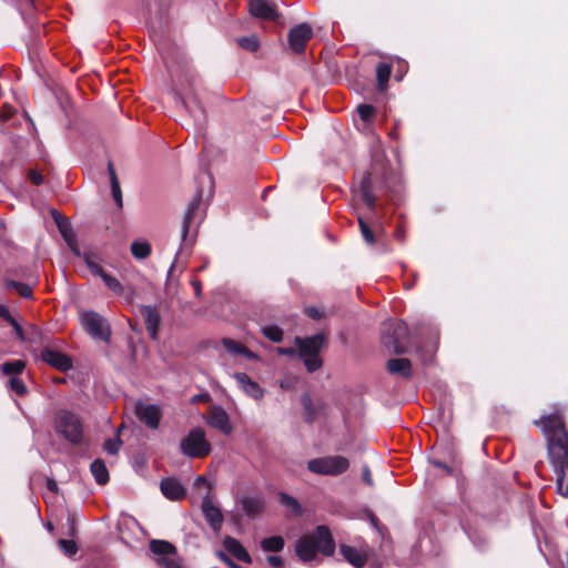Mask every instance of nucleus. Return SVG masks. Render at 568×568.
<instances>
[{
	"mask_svg": "<svg viewBox=\"0 0 568 568\" xmlns=\"http://www.w3.org/2000/svg\"><path fill=\"white\" fill-rule=\"evenodd\" d=\"M547 439L548 456L556 468L557 491L568 497V434L557 415H547L536 420Z\"/></svg>",
	"mask_w": 568,
	"mask_h": 568,
	"instance_id": "nucleus-1",
	"label": "nucleus"
},
{
	"mask_svg": "<svg viewBox=\"0 0 568 568\" xmlns=\"http://www.w3.org/2000/svg\"><path fill=\"white\" fill-rule=\"evenodd\" d=\"M54 428L68 442L80 444L83 438V425L79 416L70 410H58L54 417Z\"/></svg>",
	"mask_w": 568,
	"mask_h": 568,
	"instance_id": "nucleus-2",
	"label": "nucleus"
},
{
	"mask_svg": "<svg viewBox=\"0 0 568 568\" xmlns=\"http://www.w3.org/2000/svg\"><path fill=\"white\" fill-rule=\"evenodd\" d=\"M324 337L322 334H316L306 338H295V344L298 349V355L303 358L304 365L310 373L317 371L322 366V361L318 353L323 346Z\"/></svg>",
	"mask_w": 568,
	"mask_h": 568,
	"instance_id": "nucleus-3",
	"label": "nucleus"
},
{
	"mask_svg": "<svg viewBox=\"0 0 568 568\" xmlns=\"http://www.w3.org/2000/svg\"><path fill=\"white\" fill-rule=\"evenodd\" d=\"M408 327L402 321H392L385 324L382 342L386 348L395 354H404L407 349L406 339Z\"/></svg>",
	"mask_w": 568,
	"mask_h": 568,
	"instance_id": "nucleus-4",
	"label": "nucleus"
},
{
	"mask_svg": "<svg viewBox=\"0 0 568 568\" xmlns=\"http://www.w3.org/2000/svg\"><path fill=\"white\" fill-rule=\"evenodd\" d=\"M348 467V459L339 455L314 458L307 463V469L311 473L323 476H338L345 473Z\"/></svg>",
	"mask_w": 568,
	"mask_h": 568,
	"instance_id": "nucleus-5",
	"label": "nucleus"
},
{
	"mask_svg": "<svg viewBox=\"0 0 568 568\" xmlns=\"http://www.w3.org/2000/svg\"><path fill=\"white\" fill-rule=\"evenodd\" d=\"M181 452L190 458H203L211 452V444L202 428H194L181 440Z\"/></svg>",
	"mask_w": 568,
	"mask_h": 568,
	"instance_id": "nucleus-6",
	"label": "nucleus"
},
{
	"mask_svg": "<svg viewBox=\"0 0 568 568\" xmlns=\"http://www.w3.org/2000/svg\"><path fill=\"white\" fill-rule=\"evenodd\" d=\"M202 193H197L191 201L184 214L181 230L182 242H189V234L195 233L204 217V211L201 209Z\"/></svg>",
	"mask_w": 568,
	"mask_h": 568,
	"instance_id": "nucleus-7",
	"label": "nucleus"
},
{
	"mask_svg": "<svg viewBox=\"0 0 568 568\" xmlns=\"http://www.w3.org/2000/svg\"><path fill=\"white\" fill-rule=\"evenodd\" d=\"M81 323L93 338L109 342L111 335L110 326L100 314L93 311L83 312L81 314Z\"/></svg>",
	"mask_w": 568,
	"mask_h": 568,
	"instance_id": "nucleus-8",
	"label": "nucleus"
},
{
	"mask_svg": "<svg viewBox=\"0 0 568 568\" xmlns=\"http://www.w3.org/2000/svg\"><path fill=\"white\" fill-rule=\"evenodd\" d=\"M151 551L158 556L156 561L163 568H183L176 556L175 547L169 541L152 540Z\"/></svg>",
	"mask_w": 568,
	"mask_h": 568,
	"instance_id": "nucleus-9",
	"label": "nucleus"
},
{
	"mask_svg": "<svg viewBox=\"0 0 568 568\" xmlns=\"http://www.w3.org/2000/svg\"><path fill=\"white\" fill-rule=\"evenodd\" d=\"M248 11L253 17L262 20L277 21L281 18L277 4L271 0H251Z\"/></svg>",
	"mask_w": 568,
	"mask_h": 568,
	"instance_id": "nucleus-10",
	"label": "nucleus"
},
{
	"mask_svg": "<svg viewBox=\"0 0 568 568\" xmlns=\"http://www.w3.org/2000/svg\"><path fill=\"white\" fill-rule=\"evenodd\" d=\"M134 413L149 428L156 429L159 427L162 412L158 405L138 402L134 405Z\"/></svg>",
	"mask_w": 568,
	"mask_h": 568,
	"instance_id": "nucleus-11",
	"label": "nucleus"
},
{
	"mask_svg": "<svg viewBox=\"0 0 568 568\" xmlns=\"http://www.w3.org/2000/svg\"><path fill=\"white\" fill-rule=\"evenodd\" d=\"M313 37V29L308 23H301L292 28L288 32L290 48L295 53H302L305 50L306 43Z\"/></svg>",
	"mask_w": 568,
	"mask_h": 568,
	"instance_id": "nucleus-12",
	"label": "nucleus"
},
{
	"mask_svg": "<svg viewBox=\"0 0 568 568\" xmlns=\"http://www.w3.org/2000/svg\"><path fill=\"white\" fill-rule=\"evenodd\" d=\"M204 419L209 426L219 429L224 435H229L232 432L230 417L221 406H212L204 415Z\"/></svg>",
	"mask_w": 568,
	"mask_h": 568,
	"instance_id": "nucleus-13",
	"label": "nucleus"
},
{
	"mask_svg": "<svg viewBox=\"0 0 568 568\" xmlns=\"http://www.w3.org/2000/svg\"><path fill=\"white\" fill-rule=\"evenodd\" d=\"M201 508L210 527L215 532H219L224 520L221 509L214 504L210 496L203 498Z\"/></svg>",
	"mask_w": 568,
	"mask_h": 568,
	"instance_id": "nucleus-14",
	"label": "nucleus"
},
{
	"mask_svg": "<svg viewBox=\"0 0 568 568\" xmlns=\"http://www.w3.org/2000/svg\"><path fill=\"white\" fill-rule=\"evenodd\" d=\"M41 358L47 364L61 372H67L72 367V361L69 356L49 347L41 351Z\"/></svg>",
	"mask_w": 568,
	"mask_h": 568,
	"instance_id": "nucleus-15",
	"label": "nucleus"
},
{
	"mask_svg": "<svg viewBox=\"0 0 568 568\" xmlns=\"http://www.w3.org/2000/svg\"><path fill=\"white\" fill-rule=\"evenodd\" d=\"M313 536L320 552L325 556H332L334 554L335 542L326 526H318L313 532Z\"/></svg>",
	"mask_w": 568,
	"mask_h": 568,
	"instance_id": "nucleus-16",
	"label": "nucleus"
},
{
	"mask_svg": "<svg viewBox=\"0 0 568 568\" xmlns=\"http://www.w3.org/2000/svg\"><path fill=\"white\" fill-rule=\"evenodd\" d=\"M233 378L237 386L250 397L261 399L264 396L263 388L245 373H235Z\"/></svg>",
	"mask_w": 568,
	"mask_h": 568,
	"instance_id": "nucleus-17",
	"label": "nucleus"
},
{
	"mask_svg": "<svg viewBox=\"0 0 568 568\" xmlns=\"http://www.w3.org/2000/svg\"><path fill=\"white\" fill-rule=\"evenodd\" d=\"M339 552L344 557V559L355 568H362L363 566H365L368 559V554L366 549H357L345 544H342L339 546Z\"/></svg>",
	"mask_w": 568,
	"mask_h": 568,
	"instance_id": "nucleus-18",
	"label": "nucleus"
},
{
	"mask_svg": "<svg viewBox=\"0 0 568 568\" xmlns=\"http://www.w3.org/2000/svg\"><path fill=\"white\" fill-rule=\"evenodd\" d=\"M317 551L313 534L301 538L296 544V554L302 561H312L316 558Z\"/></svg>",
	"mask_w": 568,
	"mask_h": 568,
	"instance_id": "nucleus-19",
	"label": "nucleus"
},
{
	"mask_svg": "<svg viewBox=\"0 0 568 568\" xmlns=\"http://www.w3.org/2000/svg\"><path fill=\"white\" fill-rule=\"evenodd\" d=\"M160 488L162 494L170 500H180L186 494L184 486L175 478L163 479Z\"/></svg>",
	"mask_w": 568,
	"mask_h": 568,
	"instance_id": "nucleus-20",
	"label": "nucleus"
},
{
	"mask_svg": "<svg viewBox=\"0 0 568 568\" xmlns=\"http://www.w3.org/2000/svg\"><path fill=\"white\" fill-rule=\"evenodd\" d=\"M225 550L237 560L250 564L252 558L243 545L235 538L226 536L223 540Z\"/></svg>",
	"mask_w": 568,
	"mask_h": 568,
	"instance_id": "nucleus-21",
	"label": "nucleus"
},
{
	"mask_svg": "<svg viewBox=\"0 0 568 568\" xmlns=\"http://www.w3.org/2000/svg\"><path fill=\"white\" fill-rule=\"evenodd\" d=\"M182 103L186 111L194 119L196 124H202L205 120L204 109L197 103L195 99H191L186 92H179Z\"/></svg>",
	"mask_w": 568,
	"mask_h": 568,
	"instance_id": "nucleus-22",
	"label": "nucleus"
},
{
	"mask_svg": "<svg viewBox=\"0 0 568 568\" xmlns=\"http://www.w3.org/2000/svg\"><path fill=\"white\" fill-rule=\"evenodd\" d=\"M55 223L68 246L77 253V236L71 223L60 215H55Z\"/></svg>",
	"mask_w": 568,
	"mask_h": 568,
	"instance_id": "nucleus-23",
	"label": "nucleus"
},
{
	"mask_svg": "<svg viewBox=\"0 0 568 568\" xmlns=\"http://www.w3.org/2000/svg\"><path fill=\"white\" fill-rule=\"evenodd\" d=\"M142 316L145 322L146 331L150 336L154 339L158 335V329L160 325V316L155 307L153 306H144L141 311Z\"/></svg>",
	"mask_w": 568,
	"mask_h": 568,
	"instance_id": "nucleus-24",
	"label": "nucleus"
},
{
	"mask_svg": "<svg viewBox=\"0 0 568 568\" xmlns=\"http://www.w3.org/2000/svg\"><path fill=\"white\" fill-rule=\"evenodd\" d=\"M222 344L225 347V349L233 355H242L248 359H257V355L251 352L247 347H245L243 344L231 339V338H223Z\"/></svg>",
	"mask_w": 568,
	"mask_h": 568,
	"instance_id": "nucleus-25",
	"label": "nucleus"
},
{
	"mask_svg": "<svg viewBox=\"0 0 568 568\" xmlns=\"http://www.w3.org/2000/svg\"><path fill=\"white\" fill-rule=\"evenodd\" d=\"M387 369L390 374H398L403 377L412 375V365L407 358H392L387 362Z\"/></svg>",
	"mask_w": 568,
	"mask_h": 568,
	"instance_id": "nucleus-26",
	"label": "nucleus"
},
{
	"mask_svg": "<svg viewBox=\"0 0 568 568\" xmlns=\"http://www.w3.org/2000/svg\"><path fill=\"white\" fill-rule=\"evenodd\" d=\"M239 504L243 511L248 516H255L263 509V500L257 496L242 497L239 500Z\"/></svg>",
	"mask_w": 568,
	"mask_h": 568,
	"instance_id": "nucleus-27",
	"label": "nucleus"
},
{
	"mask_svg": "<svg viewBox=\"0 0 568 568\" xmlns=\"http://www.w3.org/2000/svg\"><path fill=\"white\" fill-rule=\"evenodd\" d=\"M109 175H110V183H111V192L112 196L118 205L119 209L123 206V200H122V191L120 187V182L118 180L115 170L112 165V163H109Z\"/></svg>",
	"mask_w": 568,
	"mask_h": 568,
	"instance_id": "nucleus-28",
	"label": "nucleus"
},
{
	"mask_svg": "<svg viewBox=\"0 0 568 568\" xmlns=\"http://www.w3.org/2000/svg\"><path fill=\"white\" fill-rule=\"evenodd\" d=\"M3 284L7 290H14L23 298H32L33 296L31 286L26 283L6 278Z\"/></svg>",
	"mask_w": 568,
	"mask_h": 568,
	"instance_id": "nucleus-29",
	"label": "nucleus"
},
{
	"mask_svg": "<svg viewBox=\"0 0 568 568\" xmlns=\"http://www.w3.org/2000/svg\"><path fill=\"white\" fill-rule=\"evenodd\" d=\"M91 473L99 485H104L108 483L109 471L106 469L104 462H102L101 459H95L91 464Z\"/></svg>",
	"mask_w": 568,
	"mask_h": 568,
	"instance_id": "nucleus-30",
	"label": "nucleus"
},
{
	"mask_svg": "<svg viewBox=\"0 0 568 568\" xmlns=\"http://www.w3.org/2000/svg\"><path fill=\"white\" fill-rule=\"evenodd\" d=\"M359 196L363 202L369 207L373 209L375 205V197L371 191V179L369 175H365L361 182L359 186Z\"/></svg>",
	"mask_w": 568,
	"mask_h": 568,
	"instance_id": "nucleus-31",
	"label": "nucleus"
},
{
	"mask_svg": "<svg viewBox=\"0 0 568 568\" xmlns=\"http://www.w3.org/2000/svg\"><path fill=\"white\" fill-rule=\"evenodd\" d=\"M151 245L148 241H134L131 244V253L136 260H144L151 254Z\"/></svg>",
	"mask_w": 568,
	"mask_h": 568,
	"instance_id": "nucleus-32",
	"label": "nucleus"
},
{
	"mask_svg": "<svg viewBox=\"0 0 568 568\" xmlns=\"http://www.w3.org/2000/svg\"><path fill=\"white\" fill-rule=\"evenodd\" d=\"M392 73V68L387 63L378 64L376 69V79L377 84L381 91H384L387 88V83Z\"/></svg>",
	"mask_w": 568,
	"mask_h": 568,
	"instance_id": "nucleus-33",
	"label": "nucleus"
},
{
	"mask_svg": "<svg viewBox=\"0 0 568 568\" xmlns=\"http://www.w3.org/2000/svg\"><path fill=\"white\" fill-rule=\"evenodd\" d=\"M262 334L274 343H278L283 338V329L277 325L267 324L261 327Z\"/></svg>",
	"mask_w": 568,
	"mask_h": 568,
	"instance_id": "nucleus-34",
	"label": "nucleus"
},
{
	"mask_svg": "<svg viewBox=\"0 0 568 568\" xmlns=\"http://www.w3.org/2000/svg\"><path fill=\"white\" fill-rule=\"evenodd\" d=\"M261 547L264 551H281L284 547V540L280 536H272L264 538L261 541Z\"/></svg>",
	"mask_w": 568,
	"mask_h": 568,
	"instance_id": "nucleus-35",
	"label": "nucleus"
},
{
	"mask_svg": "<svg viewBox=\"0 0 568 568\" xmlns=\"http://www.w3.org/2000/svg\"><path fill=\"white\" fill-rule=\"evenodd\" d=\"M24 366L26 364L23 361L17 359L2 364L1 369L6 375L16 376L24 369Z\"/></svg>",
	"mask_w": 568,
	"mask_h": 568,
	"instance_id": "nucleus-36",
	"label": "nucleus"
},
{
	"mask_svg": "<svg viewBox=\"0 0 568 568\" xmlns=\"http://www.w3.org/2000/svg\"><path fill=\"white\" fill-rule=\"evenodd\" d=\"M102 281L108 286V288H110L114 294L124 295V286L114 276L106 273V275H103Z\"/></svg>",
	"mask_w": 568,
	"mask_h": 568,
	"instance_id": "nucleus-37",
	"label": "nucleus"
},
{
	"mask_svg": "<svg viewBox=\"0 0 568 568\" xmlns=\"http://www.w3.org/2000/svg\"><path fill=\"white\" fill-rule=\"evenodd\" d=\"M302 405L307 420H313L316 417L317 408L314 406L312 398L308 395L302 396Z\"/></svg>",
	"mask_w": 568,
	"mask_h": 568,
	"instance_id": "nucleus-38",
	"label": "nucleus"
},
{
	"mask_svg": "<svg viewBox=\"0 0 568 568\" xmlns=\"http://www.w3.org/2000/svg\"><path fill=\"white\" fill-rule=\"evenodd\" d=\"M237 44L251 52H254L260 48L258 39L255 36L240 38L237 39Z\"/></svg>",
	"mask_w": 568,
	"mask_h": 568,
	"instance_id": "nucleus-39",
	"label": "nucleus"
},
{
	"mask_svg": "<svg viewBox=\"0 0 568 568\" xmlns=\"http://www.w3.org/2000/svg\"><path fill=\"white\" fill-rule=\"evenodd\" d=\"M280 500H281L282 505H284L285 507L291 509L293 513H295V514L300 513V510H301L300 504L292 496H290V495H287L285 493H281L280 494Z\"/></svg>",
	"mask_w": 568,
	"mask_h": 568,
	"instance_id": "nucleus-40",
	"label": "nucleus"
},
{
	"mask_svg": "<svg viewBox=\"0 0 568 568\" xmlns=\"http://www.w3.org/2000/svg\"><path fill=\"white\" fill-rule=\"evenodd\" d=\"M9 387L19 396H22L27 393V387L24 383L17 376H12L9 379Z\"/></svg>",
	"mask_w": 568,
	"mask_h": 568,
	"instance_id": "nucleus-41",
	"label": "nucleus"
},
{
	"mask_svg": "<svg viewBox=\"0 0 568 568\" xmlns=\"http://www.w3.org/2000/svg\"><path fill=\"white\" fill-rule=\"evenodd\" d=\"M122 445L121 439L116 436L113 438H109L104 443V449L108 454L114 455L119 452L120 447Z\"/></svg>",
	"mask_w": 568,
	"mask_h": 568,
	"instance_id": "nucleus-42",
	"label": "nucleus"
},
{
	"mask_svg": "<svg viewBox=\"0 0 568 568\" xmlns=\"http://www.w3.org/2000/svg\"><path fill=\"white\" fill-rule=\"evenodd\" d=\"M61 550L69 557L73 556L78 551V547L73 540L61 539L59 541Z\"/></svg>",
	"mask_w": 568,
	"mask_h": 568,
	"instance_id": "nucleus-43",
	"label": "nucleus"
},
{
	"mask_svg": "<svg viewBox=\"0 0 568 568\" xmlns=\"http://www.w3.org/2000/svg\"><path fill=\"white\" fill-rule=\"evenodd\" d=\"M358 224L364 240L368 244H373L375 242L374 235L367 223L362 217H358Z\"/></svg>",
	"mask_w": 568,
	"mask_h": 568,
	"instance_id": "nucleus-44",
	"label": "nucleus"
},
{
	"mask_svg": "<svg viewBox=\"0 0 568 568\" xmlns=\"http://www.w3.org/2000/svg\"><path fill=\"white\" fill-rule=\"evenodd\" d=\"M357 112L363 121H368L373 116L375 109L369 104H361L357 108Z\"/></svg>",
	"mask_w": 568,
	"mask_h": 568,
	"instance_id": "nucleus-45",
	"label": "nucleus"
},
{
	"mask_svg": "<svg viewBox=\"0 0 568 568\" xmlns=\"http://www.w3.org/2000/svg\"><path fill=\"white\" fill-rule=\"evenodd\" d=\"M28 176L31 183H33L34 185H40L43 183L42 175L36 170H30Z\"/></svg>",
	"mask_w": 568,
	"mask_h": 568,
	"instance_id": "nucleus-46",
	"label": "nucleus"
},
{
	"mask_svg": "<svg viewBox=\"0 0 568 568\" xmlns=\"http://www.w3.org/2000/svg\"><path fill=\"white\" fill-rule=\"evenodd\" d=\"M0 317L4 318L9 323L13 322V317L11 316L8 307L3 304H0Z\"/></svg>",
	"mask_w": 568,
	"mask_h": 568,
	"instance_id": "nucleus-47",
	"label": "nucleus"
},
{
	"mask_svg": "<svg viewBox=\"0 0 568 568\" xmlns=\"http://www.w3.org/2000/svg\"><path fill=\"white\" fill-rule=\"evenodd\" d=\"M89 267L93 275H98L101 278H103V275H106V272H104L103 268L97 264H89Z\"/></svg>",
	"mask_w": 568,
	"mask_h": 568,
	"instance_id": "nucleus-48",
	"label": "nucleus"
},
{
	"mask_svg": "<svg viewBox=\"0 0 568 568\" xmlns=\"http://www.w3.org/2000/svg\"><path fill=\"white\" fill-rule=\"evenodd\" d=\"M363 480L365 481V484H367L368 486H373V478H372V474H371V470L367 466H364L363 467Z\"/></svg>",
	"mask_w": 568,
	"mask_h": 568,
	"instance_id": "nucleus-49",
	"label": "nucleus"
},
{
	"mask_svg": "<svg viewBox=\"0 0 568 568\" xmlns=\"http://www.w3.org/2000/svg\"><path fill=\"white\" fill-rule=\"evenodd\" d=\"M10 325L14 328L19 339L21 341H24L26 337H24V334H23V329L22 327L18 324V322L16 320H13V322L10 323Z\"/></svg>",
	"mask_w": 568,
	"mask_h": 568,
	"instance_id": "nucleus-50",
	"label": "nucleus"
},
{
	"mask_svg": "<svg viewBox=\"0 0 568 568\" xmlns=\"http://www.w3.org/2000/svg\"><path fill=\"white\" fill-rule=\"evenodd\" d=\"M267 561L273 567H281L283 565V560L280 556H268Z\"/></svg>",
	"mask_w": 568,
	"mask_h": 568,
	"instance_id": "nucleus-51",
	"label": "nucleus"
},
{
	"mask_svg": "<svg viewBox=\"0 0 568 568\" xmlns=\"http://www.w3.org/2000/svg\"><path fill=\"white\" fill-rule=\"evenodd\" d=\"M277 353L281 355H293L295 354V349L292 347H280L277 348Z\"/></svg>",
	"mask_w": 568,
	"mask_h": 568,
	"instance_id": "nucleus-52",
	"label": "nucleus"
},
{
	"mask_svg": "<svg viewBox=\"0 0 568 568\" xmlns=\"http://www.w3.org/2000/svg\"><path fill=\"white\" fill-rule=\"evenodd\" d=\"M307 313L314 318H318L321 316L320 312L315 308H308Z\"/></svg>",
	"mask_w": 568,
	"mask_h": 568,
	"instance_id": "nucleus-53",
	"label": "nucleus"
},
{
	"mask_svg": "<svg viewBox=\"0 0 568 568\" xmlns=\"http://www.w3.org/2000/svg\"><path fill=\"white\" fill-rule=\"evenodd\" d=\"M48 487H49L50 490H54V489H57V484L54 481H52V480H49Z\"/></svg>",
	"mask_w": 568,
	"mask_h": 568,
	"instance_id": "nucleus-54",
	"label": "nucleus"
},
{
	"mask_svg": "<svg viewBox=\"0 0 568 568\" xmlns=\"http://www.w3.org/2000/svg\"><path fill=\"white\" fill-rule=\"evenodd\" d=\"M196 483H197V484H205V483H206V480H205L203 477H197V478H196Z\"/></svg>",
	"mask_w": 568,
	"mask_h": 568,
	"instance_id": "nucleus-55",
	"label": "nucleus"
},
{
	"mask_svg": "<svg viewBox=\"0 0 568 568\" xmlns=\"http://www.w3.org/2000/svg\"><path fill=\"white\" fill-rule=\"evenodd\" d=\"M435 465H436L437 467H440V468H445V469H447V467H446V466H444V465H443L442 463H439V462H436V463H435Z\"/></svg>",
	"mask_w": 568,
	"mask_h": 568,
	"instance_id": "nucleus-56",
	"label": "nucleus"
},
{
	"mask_svg": "<svg viewBox=\"0 0 568 568\" xmlns=\"http://www.w3.org/2000/svg\"><path fill=\"white\" fill-rule=\"evenodd\" d=\"M193 284H194V287H195V292L197 294L200 292V285L197 283H195V282Z\"/></svg>",
	"mask_w": 568,
	"mask_h": 568,
	"instance_id": "nucleus-57",
	"label": "nucleus"
},
{
	"mask_svg": "<svg viewBox=\"0 0 568 568\" xmlns=\"http://www.w3.org/2000/svg\"><path fill=\"white\" fill-rule=\"evenodd\" d=\"M399 67H400L402 69H404V68H406V64H405V63H403V62H399Z\"/></svg>",
	"mask_w": 568,
	"mask_h": 568,
	"instance_id": "nucleus-58",
	"label": "nucleus"
},
{
	"mask_svg": "<svg viewBox=\"0 0 568 568\" xmlns=\"http://www.w3.org/2000/svg\"><path fill=\"white\" fill-rule=\"evenodd\" d=\"M396 236H397V237H400V236H402L400 231H397V232H396Z\"/></svg>",
	"mask_w": 568,
	"mask_h": 568,
	"instance_id": "nucleus-59",
	"label": "nucleus"
}]
</instances>
